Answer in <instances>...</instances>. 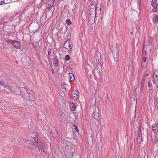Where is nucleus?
Instances as JSON below:
<instances>
[{
    "label": "nucleus",
    "mask_w": 158,
    "mask_h": 158,
    "mask_svg": "<svg viewBox=\"0 0 158 158\" xmlns=\"http://www.w3.org/2000/svg\"><path fill=\"white\" fill-rule=\"evenodd\" d=\"M32 141L27 140L24 143V145L26 147L29 148H33L34 146H37L39 148L40 152L44 156H46V153L44 149L46 148L45 144L44 143L38 141L37 138H34Z\"/></svg>",
    "instance_id": "1"
},
{
    "label": "nucleus",
    "mask_w": 158,
    "mask_h": 158,
    "mask_svg": "<svg viewBox=\"0 0 158 158\" xmlns=\"http://www.w3.org/2000/svg\"><path fill=\"white\" fill-rule=\"evenodd\" d=\"M20 94L22 98L26 100L34 101L35 99L34 92L26 88L20 89Z\"/></svg>",
    "instance_id": "2"
},
{
    "label": "nucleus",
    "mask_w": 158,
    "mask_h": 158,
    "mask_svg": "<svg viewBox=\"0 0 158 158\" xmlns=\"http://www.w3.org/2000/svg\"><path fill=\"white\" fill-rule=\"evenodd\" d=\"M96 5L94 4V2H92L91 5L89 6V15H93L95 19L96 17V12L95 11V8Z\"/></svg>",
    "instance_id": "3"
},
{
    "label": "nucleus",
    "mask_w": 158,
    "mask_h": 158,
    "mask_svg": "<svg viewBox=\"0 0 158 158\" xmlns=\"http://www.w3.org/2000/svg\"><path fill=\"white\" fill-rule=\"evenodd\" d=\"M64 47L68 49V51L72 48V43L70 42V40H67L64 43Z\"/></svg>",
    "instance_id": "4"
},
{
    "label": "nucleus",
    "mask_w": 158,
    "mask_h": 158,
    "mask_svg": "<svg viewBox=\"0 0 158 158\" xmlns=\"http://www.w3.org/2000/svg\"><path fill=\"white\" fill-rule=\"evenodd\" d=\"M79 94V92L77 90H73L72 93V98L74 100L77 99L78 97Z\"/></svg>",
    "instance_id": "5"
},
{
    "label": "nucleus",
    "mask_w": 158,
    "mask_h": 158,
    "mask_svg": "<svg viewBox=\"0 0 158 158\" xmlns=\"http://www.w3.org/2000/svg\"><path fill=\"white\" fill-rule=\"evenodd\" d=\"M92 116L95 119H98L99 117L98 110L96 109H94Z\"/></svg>",
    "instance_id": "6"
},
{
    "label": "nucleus",
    "mask_w": 158,
    "mask_h": 158,
    "mask_svg": "<svg viewBox=\"0 0 158 158\" xmlns=\"http://www.w3.org/2000/svg\"><path fill=\"white\" fill-rule=\"evenodd\" d=\"M11 44L13 46L17 49H19L20 47V43L18 41H13L11 42Z\"/></svg>",
    "instance_id": "7"
},
{
    "label": "nucleus",
    "mask_w": 158,
    "mask_h": 158,
    "mask_svg": "<svg viewBox=\"0 0 158 158\" xmlns=\"http://www.w3.org/2000/svg\"><path fill=\"white\" fill-rule=\"evenodd\" d=\"M152 128L155 134L157 133L158 132V124L155 123L153 125Z\"/></svg>",
    "instance_id": "8"
},
{
    "label": "nucleus",
    "mask_w": 158,
    "mask_h": 158,
    "mask_svg": "<svg viewBox=\"0 0 158 158\" xmlns=\"http://www.w3.org/2000/svg\"><path fill=\"white\" fill-rule=\"evenodd\" d=\"M146 53L145 51H143L142 52V65H144L145 63L146 62V60L147 59V57H146Z\"/></svg>",
    "instance_id": "9"
},
{
    "label": "nucleus",
    "mask_w": 158,
    "mask_h": 158,
    "mask_svg": "<svg viewBox=\"0 0 158 158\" xmlns=\"http://www.w3.org/2000/svg\"><path fill=\"white\" fill-rule=\"evenodd\" d=\"M129 69L130 71L132 73L134 71V69H133L134 66H133V64L132 63V60H131L129 61Z\"/></svg>",
    "instance_id": "10"
},
{
    "label": "nucleus",
    "mask_w": 158,
    "mask_h": 158,
    "mask_svg": "<svg viewBox=\"0 0 158 158\" xmlns=\"http://www.w3.org/2000/svg\"><path fill=\"white\" fill-rule=\"evenodd\" d=\"M54 6V3L51 2L48 4V9L51 11H54V8L53 7Z\"/></svg>",
    "instance_id": "11"
},
{
    "label": "nucleus",
    "mask_w": 158,
    "mask_h": 158,
    "mask_svg": "<svg viewBox=\"0 0 158 158\" xmlns=\"http://www.w3.org/2000/svg\"><path fill=\"white\" fill-rule=\"evenodd\" d=\"M157 75L155 73V72L154 71L152 73V81L154 84L156 83V81L155 80V78H157L158 77Z\"/></svg>",
    "instance_id": "12"
},
{
    "label": "nucleus",
    "mask_w": 158,
    "mask_h": 158,
    "mask_svg": "<svg viewBox=\"0 0 158 158\" xmlns=\"http://www.w3.org/2000/svg\"><path fill=\"white\" fill-rule=\"evenodd\" d=\"M95 58L98 61L101 60L102 59L101 54L99 52L97 53L95 55Z\"/></svg>",
    "instance_id": "13"
},
{
    "label": "nucleus",
    "mask_w": 158,
    "mask_h": 158,
    "mask_svg": "<svg viewBox=\"0 0 158 158\" xmlns=\"http://www.w3.org/2000/svg\"><path fill=\"white\" fill-rule=\"evenodd\" d=\"M58 58L56 56H55L54 58V64L56 66H58Z\"/></svg>",
    "instance_id": "14"
},
{
    "label": "nucleus",
    "mask_w": 158,
    "mask_h": 158,
    "mask_svg": "<svg viewBox=\"0 0 158 158\" xmlns=\"http://www.w3.org/2000/svg\"><path fill=\"white\" fill-rule=\"evenodd\" d=\"M68 74L69 76L70 81H74L75 78L73 75L71 73H69Z\"/></svg>",
    "instance_id": "15"
},
{
    "label": "nucleus",
    "mask_w": 158,
    "mask_h": 158,
    "mask_svg": "<svg viewBox=\"0 0 158 158\" xmlns=\"http://www.w3.org/2000/svg\"><path fill=\"white\" fill-rule=\"evenodd\" d=\"M70 107L71 110L73 111L75 110L76 106L75 104L74 103H70Z\"/></svg>",
    "instance_id": "16"
},
{
    "label": "nucleus",
    "mask_w": 158,
    "mask_h": 158,
    "mask_svg": "<svg viewBox=\"0 0 158 158\" xmlns=\"http://www.w3.org/2000/svg\"><path fill=\"white\" fill-rule=\"evenodd\" d=\"M152 21L154 23H157L158 21V16L154 15L153 17Z\"/></svg>",
    "instance_id": "17"
},
{
    "label": "nucleus",
    "mask_w": 158,
    "mask_h": 158,
    "mask_svg": "<svg viewBox=\"0 0 158 158\" xmlns=\"http://www.w3.org/2000/svg\"><path fill=\"white\" fill-rule=\"evenodd\" d=\"M142 139V137L139 136V137H138L137 138V143L138 144H140L141 142Z\"/></svg>",
    "instance_id": "18"
},
{
    "label": "nucleus",
    "mask_w": 158,
    "mask_h": 158,
    "mask_svg": "<svg viewBox=\"0 0 158 158\" xmlns=\"http://www.w3.org/2000/svg\"><path fill=\"white\" fill-rule=\"evenodd\" d=\"M12 42V41L10 40H9V39H6L4 41V43L6 44H9L11 42Z\"/></svg>",
    "instance_id": "19"
},
{
    "label": "nucleus",
    "mask_w": 158,
    "mask_h": 158,
    "mask_svg": "<svg viewBox=\"0 0 158 158\" xmlns=\"http://www.w3.org/2000/svg\"><path fill=\"white\" fill-rule=\"evenodd\" d=\"M157 0H152V5L153 6H156Z\"/></svg>",
    "instance_id": "20"
},
{
    "label": "nucleus",
    "mask_w": 158,
    "mask_h": 158,
    "mask_svg": "<svg viewBox=\"0 0 158 158\" xmlns=\"http://www.w3.org/2000/svg\"><path fill=\"white\" fill-rule=\"evenodd\" d=\"M99 7H98V5H96V7L95 8V11L96 12V11H99L101 10V6L99 4H98Z\"/></svg>",
    "instance_id": "21"
},
{
    "label": "nucleus",
    "mask_w": 158,
    "mask_h": 158,
    "mask_svg": "<svg viewBox=\"0 0 158 158\" xmlns=\"http://www.w3.org/2000/svg\"><path fill=\"white\" fill-rule=\"evenodd\" d=\"M97 69H102V65L101 63L97 64Z\"/></svg>",
    "instance_id": "22"
},
{
    "label": "nucleus",
    "mask_w": 158,
    "mask_h": 158,
    "mask_svg": "<svg viewBox=\"0 0 158 158\" xmlns=\"http://www.w3.org/2000/svg\"><path fill=\"white\" fill-rule=\"evenodd\" d=\"M7 3V2H5V0H0V5H3Z\"/></svg>",
    "instance_id": "23"
},
{
    "label": "nucleus",
    "mask_w": 158,
    "mask_h": 158,
    "mask_svg": "<svg viewBox=\"0 0 158 158\" xmlns=\"http://www.w3.org/2000/svg\"><path fill=\"white\" fill-rule=\"evenodd\" d=\"M98 71V72L100 75H101L102 73V69H97Z\"/></svg>",
    "instance_id": "24"
},
{
    "label": "nucleus",
    "mask_w": 158,
    "mask_h": 158,
    "mask_svg": "<svg viewBox=\"0 0 158 158\" xmlns=\"http://www.w3.org/2000/svg\"><path fill=\"white\" fill-rule=\"evenodd\" d=\"M66 22L68 23L69 25H70L72 24V22L69 19H67Z\"/></svg>",
    "instance_id": "25"
},
{
    "label": "nucleus",
    "mask_w": 158,
    "mask_h": 158,
    "mask_svg": "<svg viewBox=\"0 0 158 158\" xmlns=\"http://www.w3.org/2000/svg\"><path fill=\"white\" fill-rule=\"evenodd\" d=\"M70 59V56L69 55H67L66 56L65 58V60H68Z\"/></svg>",
    "instance_id": "26"
},
{
    "label": "nucleus",
    "mask_w": 158,
    "mask_h": 158,
    "mask_svg": "<svg viewBox=\"0 0 158 158\" xmlns=\"http://www.w3.org/2000/svg\"><path fill=\"white\" fill-rule=\"evenodd\" d=\"M134 89H135L133 90V92H134L133 95L134 96V97H135V98H136V96H137V94L136 93V90L135 89V87H134Z\"/></svg>",
    "instance_id": "27"
},
{
    "label": "nucleus",
    "mask_w": 158,
    "mask_h": 158,
    "mask_svg": "<svg viewBox=\"0 0 158 158\" xmlns=\"http://www.w3.org/2000/svg\"><path fill=\"white\" fill-rule=\"evenodd\" d=\"M51 52H52V50H51V49H50V48H48V55H49V56L50 55Z\"/></svg>",
    "instance_id": "28"
},
{
    "label": "nucleus",
    "mask_w": 158,
    "mask_h": 158,
    "mask_svg": "<svg viewBox=\"0 0 158 158\" xmlns=\"http://www.w3.org/2000/svg\"><path fill=\"white\" fill-rule=\"evenodd\" d=\"M7 86V87L6 88L7 89H8V90H9L11 92H12V89H11V88L8 85V86Z\"/></svg>",
    "instance_id": "29"
},
{
    "label": "nucleus",
    "mask_w": 158,
    "mask_h": 158,
    "mask_svg": "<svg viewBox=\"0 0 158 158\" xmlns=\"http://www.w3.org/2000/svg\"><path fill=\"white\" fill-rule=\"evenodd\" d=\"M143 89V86L142 85H141L140 88V89L141 91H142Z\"/></svg>",
    "instance_id": "30"
},
{
    "label": "nucleus",
    "mask_w": 158,
    "mask_h": 158,
    "mask_svg": "<svg viewBox=\"0 0 158 158\" xmlns=\"http://www.w3.org/2000/svg\"><path fill=\"white\" fill-rule=\"evenodd\" d=\"M140 4H141V2H140V0H139L138 2V6H139V7H140Z\"/></svg>",
    "instance_id": "31"
},
{
    "label": "nucleus",
    "mask_w": 158,
    "mask_h": 158,
    "mask_svg": "<svg viewBox=\"0 0 158 158\" xmlns=\"http://www.w3.org/2000/svg\"><path fill=\"white\" fill-rule=\"evenodd\" d=\"M140 136L141 137H142V134H141V131H140L139 132V134H138V137H139V136Z\"/></svg>",
    "instance_id": "32"
},
{
    "label": "nucleus",
    "mask_w": 158,
    "mask_h": 158,
    "mask_svg": "<svg viewBox=\"0 0 158 158\" xmlns=\"http://www.w3.org/2000/svg\"><path fill=\"white\" fill-rule=\"evenodd\" d=\"M75 130L77 132L79 130L78 129V128L77 126H75Z\"/></svg>",
    "instance_id": "33"
},
{
    "label": "nucleus",
    "mask_w": 158,
    "mask_h": 158,
    "mask_svg": "<svg viewBox=\"0 0 158 158\" xmlns=\"http://www.w3.org/2000/svg\"><path fill=\"white\" fill-rule=\"evenodd\" d=\"M51 71L52 72V74H53L54 73V70L52 68L51 69Z\"/></svg>",
    "instance_id": "34"
},
{
    "label": "nucleus",
    "mask_w": 158,
    "mask_h": 158,
    "mask_svg": "<svg viewBox=\"0 0 158 158\" xmlns=\"http://www.w3.org/2000/svg\"><path fill=\"white\" fill-rule=\"evenodd\" d=\"M5 84H6L5 83H4V82H2V86H4V85H5Z\"/></svg>",
    "instance_id": "35"
},
{
    "label": "nucleus",
    "mask_w": 158,
    "mask_h": 158,
    "mask_svg": "<svg viewBox=\"0 0 158 158\" xmlns=\"http://www.w3.org/2000/svg\"><path fill=\"white\" fill-rule=\"evenodd\" d=\"M6 86H8V85L5 84V85L3 86V87L6 88L7 87Z\"/></svg>",
    "instance_id": "36"
},
{
    "label": "nucleus",
    "mask_w": 158,
    "mask_h": 158,
    "mask_svg": "<svg viewBox=\"0 0 158 158\" xmlns=\"http://www.w3.org/2000/svg\"><path fill=\"white\" fill-rule=\"evenodd\" d=\"M0 86H2V82L0 81Z\"/></svg>",
    "instance_id": "37"
},
{
    "label": "nucleus",
    "mask_w": 158,
    "mask_h": 158,
    "mask_svg": "<svg viewBox=\"0 0 158 158\" xmlns=\"http://www.w3.org/2000/svg\"><path fill=\"white\" fill-rule=\"evenodd\" d=\"M119 46V44L118 43H117L116 44V46L118 47Z\"/></svg>",
    "instance_id": "38"
},
{
    "label": "nucleus",
    "mask_w": 158,
    "mask_h": 158,
    "mask_svg": "<svg viewBox=\"0 0 158 158\" xmlns=\"http://www.w3.org/2000/svg\"><path fill=\"white\" fill-rule=\"evenodd\" d=\"M148 75H148V74H147L146 75V76H148Z\"/></svg>",
    "instance_id": "39"
},
{
    "label": "nucleus",
    "mask_w": 158,
    "mask_h": 158,
    "mask_svg": "<svg viewBox=\"0 0 158 158\" xmlns=\"http://www.w3.org/2000/svg\"><path fill=\"white\" fill-rule=\"evenodd\" d=\"M44 0H41V2H43Z\"/></svg>",
    "instance_id": "40"
}]
</instances>
